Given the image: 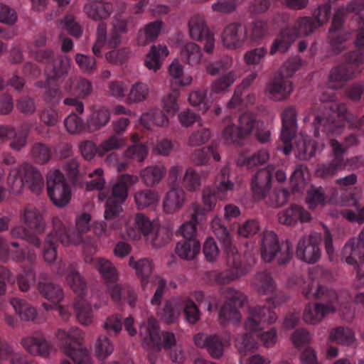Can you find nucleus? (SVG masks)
<instances>
[{
	"mask_svg": "<svg viewBox=\"0 0 364 364\" xmlns=\"http://www.w3.org/2000/svg\"><path fill=\"white\" fill-rule=\"evenodd\" d=\"M63 352L75 364H92L88 349L83 346V333L78 328L58 329L55 333Z\"/></svg>",
	"mask_w": 364,
	"mask_h": 364,
	"instance_id": "1",
	"label": "nucleus"
},
{
	"mask_svg": "<svg viewBox=\"0 0 364 364\" xmlns=\"http://www.w3.org/2000/svg\"><path fill=\"white\" fill-rule=\"evenodd\" d=\"M344 10L342 8H338L333 14L328 29L327 58L338 55L347 49L345 43L349 40L350 33L344 27Z\"/></svg>",
	"mask_w": 364,
	"mask_h": 364,
	"instance_id": "2",
	"label": "nucleus"
},
{
	"mask_svg": "<svg viewBox=\"0 0 364 364\" xmlns=\"http://www.w3.org/2000/svg\"><path fill=\"white\" fill-rule=\"evenodd\" d=\"M47 192L53 203L58 208H64L71 200V189L59 170H55L47 178Z\"/></svg>",
	"mask_w": 364,
	"mask_h": 364,
	"instance_id": "3",
	"label": "nucleus"
},
{
	"mask_svg": "<svg viewBox=\"0 0 364 364\" xmlns=\"http://www.w3.org/2000/svg\"><path fill=\"white\" fill-rule=\"evenodd\" d=\"M321 237L310 234L304 235L298 242L296 255L307 264H315L321 257Z\"/></svg>",
	"mask_w": 364,
	"mask_h": 364,
	"instance_id": "4",
	"label": "nucleus"
},
{
	"mask_svg": "<svg viewBox=\"0 0 364 364\" xmlns=\"http://www.w3.org/2000/svg\"><path fill=\"white\" fill-rule=\"evenodd\" d=\"M257 124L253 116L244 114L240 116L238 125L230 124L224 128L223 136L225 140L232 143L245 139L250 136Z\"/></svg>",
	"mask_w": 364,
	"mask_h": 364,
	"instance_id": "5",
	"label": "nucleus"
},
{
	"mask_svg": "<svg viewBox=\"0 0 364 364\" xmlns=\"http://www.w3.org/2000/svg\"><path fill=\"white\" fill-rule=\"evenodd\" d=\"M293 91V85L287 77L277 73L266 85L264 94L274 101L287 100Z\"/></svg>",
	"mask_w": 364,
	"mask_h": 364,
	"instance_id": "6",
	"label": "nucleus"
},
{
	"mask_svg": "<svg viewBox=\"0 0 364 364\" xmlns=\"http://www.w3.org/2000/svg\"><path fill=\"white\" fill-rule=\"evenodd\" d=\"M282 128L281 139L284 143L282 151L285 155H289L292 149L291 140L295 137L296 132V111L289 107L285 109L282 114Z\"/></svg>",
	"mask_w": 364,
	"mask_h": 364,
	"instance_id": "7",
	"label": "nucleus"
},
{
	"mask_svg": "<svg viewBox=\"0 0 364 364\" xmlns=\"http://www.w3.org/2000/svg\"><path fill=\"white\" fill-rule=\"evenodd\" d=\"M273 171L274 168L268 166L259 169L252 178L250 186L254 200H261L269 194L272 188Z\"/></svg>",
	"mask_w": 364,
	"mask_h": 364,
	"instance_id": "8",
	"label": "nucleus"
},
{
	"mask_svg": "<svg viewBox=\"0 0 364 364\" xmlns=\"http://www.w3.org/2000/svg\"><path fill=\"white\" fill-rule=\"evenodd\" d=\"M247 28L240 23H232L222 33L223 44L229 48L241 47L247 38Z\"/></svg>",
	"mask_w": 364,
	"mask_h": 364,
	"instance_id": "9",
	"label": "nucleus"
},
{
	"mask_svg": "<svg viewBox=\"0 0 364 364\" xmlns=\"http://www.w3.org/2000/svg\"><path fill=\"white\" fill-rule=\"evenodd\" d=\"M122 203L114 200L113 198H107L105 203V210L104 218L107 221L113 220L114 222L108 224L107 222H101L99 226L95 229H100L99 234L106 233L108 228L117 229L120 227V223L117 220L119 214L123 211Z\"/></svg>",
	"mask_w": 364,
	"mask_h": 364,
	"instance_id": "10",
	"label": "nucleus"
},
{
	"mask_svg": "<svg viewBox=\"0 0 364 364\" xmlns=\"http://www.w3.org/2000/svg\"><path fill=\"white\" fill-rule=\"evenodd\" d=\"M28 130L17 132L12 126H0V139L10 141L9 147L15 151H21L27 144Z\"/></svg>",
	"mask_w": 364,
	"mask_h": 364,
	"instance_id": "11",
	"label": "nucleus"
},
{
	"mask_svg": "<svg viewBox=\"0 0 364 364\" xmlns=\"http://www.w3.org/2000/svg\"><path fill=\"white\" fill-rule=\"evenodd\" d=\"M21 220L28 227L36 233L42 234L45 232L46 224L40 210L31 205H27L22 213Z\"/></svg>",
	"mask_w": 364,
	"mask_h": 364,
	"instance_id": "12",
	"label": "nucleus"
},
{
	"mask_svg": "<svg viewBox=\"0 0 364 364\" xmlns=\"http://www.w3.org/2000/svg\"><path fill=\"white\" fill-rule=\"evenodd\" d=\"M37 289L44 298L55 304L60 303L64 297L61 287L58 284L50 282L48 279V274H41L40 275Z\"/></svg>",
	"mask_w": 364,
	"mask_h": 364,
	"instance_id": "13",
	"label": "nucleus"
},
{
	"mask_svg": "<svg viewBox=\"0 0 364 364\" xmlns=\"http://www.w3.org/2000/svg\"><path fill=\"white\" fill-rule=\"evenodd\" d=\"M279 221L286 225H294L298 221L308 223L311 220V214L303 207L293 204L289 208L278 214Z\"/></svg>",
	"mask_w": 364,
	"mask_h": 364,
	"instance_id": "14",
	"label": "nucleus"
},
{
	"mask_svg": "<svg viewBox=\"0 0 364 364\" xmlns=\"http://www.w3.org/2000/svg\"><path fill=\"white\" fill-rule=\"evenodd\" d=\"M17 168L20 170V174L23 173V178L30 190L38 193L43 185V178L39 170L27 162L18 166Z\"/></svg>",
	"mask_w": 364,
	"mask_h": 364,
	"instance_id": "15",
	"label": "nucleus"
},
{
	"mask_svg": "<svg viewBox=\"0 0 364 364\" xmlns=\"http://www.w3.org/2000/svg\"><path fill=\"white\" fill-rule=\"evenodd\" d=\"M291 146L296 157L302 161L310 160L318 149V143L314 139L303 136L297 137Z\"/></svg>",
	"mask_w": 364,
	"mask_h": 364,
	"instance_id": "16",
	"label": "nucleus"
},
{
	"mask_svg": "<svg viewBox=\"0 0 364 364\" xmlns=\"http://www.w3.org/2000/svg\"><path fill=\"white\" fill-rule=\"evenodd\" d=\"M53 232L57 239L63 246L70 245H79L82 242V236L79 233L71 232L68 227H66L58 217H54L52 220Z\"/></svg>",
	"mask_w": 364,
	"mask_h": 364,
	"instance_id": "17",
	"label": "nucleus"
},
{
	"mask_svg": "<svg viewBox=\"0 0 364 364\" xmlns=\"http://www.w3.org/2000/svg\"><path fill=\"white\" fill-rule=\"evenodd\" d=\"M353 75L354 71L344 63L338 65L329 71L328 87L332 90H338L346 82L351 80Z\"/></svg>",
	"mask_w": 364,
	"mask_h": 364,
	"instance_id": "18",
	"label": "nucleus"
},
{
	"mask_svg": "<svg viewBox=\"0 0 364 364\" xmlns=\"http://www.w3.org/2000/svg\"><path fill=\"white\" fill-rule=\"evenodd\" d=\"M21 344L31 354L46 358L50 355L53 349V345L43 336L23 338Z\"/></svg>",
	"mask_w": 364,
	"mask_h": 364,
	"instance_id": "19",
	"label": "nucleus"
},
{
	"mask_svg": "<svg viewBox=\"0 0 364 364\" xmlns=\"http://www.w3.org/2000/svg\"><path fill=\"white\" fill-rule=\"evenodd\" d=\"M139 181V176L129 174H122L117 183L112 186L111 196L108 198L123 203L128 196V186Z\"/></svg>",
	"mask_w": 364,
	"mask_h": 364,
	"instance_id": "20",
	"label": "nucleus"
},
{
	"mask_svg": "<svg viewBox=\"0 0 364 364\" xmlns=\"http://www.w3.org/2000/svg\"><path fill=\"white\" fill-rule=\"evenodd\" d=\"M186 200V193L182 188L171 187L166 194L163 206L166 213H173L180 210Z\"/></svg>",
	"mask_w": 364,
	"mask_h": 364,
	"instance_id": "21",
	"label": "nucleus"
},
{
	"mask_svg": "<svg viewBox=\"0 0 364 364\" xmlns=\"http://www.w3.org/2000/svg\"><path fill=\"white\" fill-rule=\"evenodd\" d=\"M279 244L277 234L273 231H266L262 240V255L267 262H271L279 252Z\"/></svg>",
	"mask_w": 364,
	"mask_h": 364,
	"instance_id": "22",
	"label": "nucleus"
},
{
	"mask_svg": "<svg viewBox=\"0 0 364 364\" xmlns=\"http://www.w3.org/2000/svg\"><path fill=\"white\" fill-rule=\"evenodd\" d=\"M226 252V264L229 267V270L235 274L237 272L238 279L244 277L250 271V266L242 265L240 255L238 253L237 249L234 246H231L225 249Z\"/></svg>",
	"mask_w": 364,
	"mask_h": 364,
	"instance_id": "23",
	"label": "nucleus"
},
{
	"mask_svg": "<svg viewBox=\"0 0 364 364\" xmlns=\"http://www.w3.org/2000/svg\"><path fill=\"white\" fill-rule=\"evenodd\" d=\"M200 250L198 240H183L176 246L175 252L182 259L191 261L196 259Z\"/></svg>",
	"mask_w": 364,
	"mask_h": 364,
	"instance_id": "24",
	"label": "nucleus"
},
{
	"mask_svg": "<svg viewBox=\"0 0 364 364\" xmlns=\"http://www.w3.org/2000/svg\"><path fill=\"white\" fill-rule=\"evenodd\" d=\"M166 173L164 166H149L141 170L139 178L146 186L153 187L160 183Z\"/></svg>",
	"mask_w": 364,
	"mask_h": 364,
	"instance_id": "25",
	"label": "nucleus"
},
{
	"mask_svg": "<svg viewBox=\"0 0 364 364\" xmlns=\"http://www.w3.org/2000/svg\"><path fill=\"white\" fill-rule=\"evenodd\" d=\"M163 22L161 20H156L147 24L144 30L138 33V44L146 46L154 42L159 36Z\"/></svg>",
	"mask_w": 364,
	"mask_h": 364,
	"instance_id": "26",
	"label": "nucleus"
},
{
	"mask_svg": "<svg viewBox=\"0 0 364 364\" xmlns=\"http://www.w3.org/2000/svg\"><path fill=\"white\" fill-rule=\"evenodd\" d=\"M11 304L21 320L33 321L36 318L38 315L36 309L26 301L18 298H13L11 299Z\"/></svg>",
	"mask_w": 364,
	"mask_h": 364,
	"instance_id": "27",
	"label": "nucleus"
},
{
	"mask_svg": "<svg viewBox=\"0 0 364 364\" xmlns=\"http://www.w3.org/2000/svg\"><path fill=\"white\" fill-rule=\"evenodd\" d=\"M294 41V38L292 31L289 29L282 30L273 41L270 48L269 54L274 55L278 51L282 53L287 52Z\"/></svg>",
	"mask_w": 364,
	"mask_h": 364,
	"instance_id": "28",
	"label": "nucleus"
},
{
	"mask_svg": "<svg viewBox=\"0 0 364 364\" xmlns=\"http://www.w3.org/2000/svg\"><path fill=\"white\" fill-rule=\"evenodd\" d=\"M109 119L110 113L108 109L102 107L99 109L93 110L87 120L88 132H93L99 130L109 122Z\"/></svg>",
	"mask_w": 364,
	"mask_h": 364,
	"instance_id": "29",
	"label": "nucleus"
},
{
	"mask_svg": "<svg viewBox=\"0 0 364 364\" xmlns=\"http://www.w3.org/2000/svg\"><path fill=\"white\" fill-rule=\"evenodd\" d=\"M354 332L348 327L338 326L330 332L328 341L338 345L350 346L355 341Z\"/></svg>",
	"mask_w": 364,
	"mask_h": 364,
	"instance_id": "30",
	"label": "nucleus"
},
{
	"mask_svg": "<svg viewBox=\"0 0 364 364\" xmlns=\"http://www.w3.org/2000/svg\"><path fill=\"white\" fill-rule=\"evenodd\" d=\"M10 233L14 238L21 239L37 249L41 247V241L37 235L38 233L34 230L32 232L28 228L23 225L16 226L11 230Z\"/></svg>",
	"mask_w": 364,
	"mask_h": 364,
	"instance_id": "31",
	"label": "nucleus"
},
{
	"mask_svg": "<svg viewBox=\"0 0 364 364\" xmlns=\"http://www.w3.org/2000/svg\"><path fill=\"white\" fill-rule=\"evenodd\" d=\"M188 28L191 38L198 41H203L210 33L204 19L198 16L190 19Z\"/></svg>",
	"mask_w": 364,
	"mask_h": 364,
	"instance_id": "32",
	"label": "nucleus"
},
{
	"mask_svg": "<svg viewBox=\"0 0 364 364\" xmlns=\"http://www.w3.org/2000/svg\"><path fill=\"white\" fill-rule=\"evenodd\" d=\"M180 54L183 61L191 66L198 65L202 58L200 47L193 42L184 44L180 50Z\"/></svg>",
	"mask_w": 364,
	"mask_h": 364,
	"instance_id": "33",
	"label": "nucleus"
},
{
	"mask_svg": "<svg viewBox=\"0 0 364 364\" xmlns=\"http://www.w3.org/2000/svg\"><path fill=\"white\" fill-rule=\"evenodd\" d=\"M66 279L70 287L77 294V297L85 296L86 282L73 265L68 267Z\"/></svg>",
	"mask_w": 364,
	"mask_h": 364,
	"instance_id": "34",
	"label": "nucleus"
},
{
	"mask_svg": "<svg viewBox=\"0 0 364 364\" xmlns=\"http://www.w3.org/2000/svg\"><path fill=\"white\" fill-rule=\"evenodd\" d=\"M52 68L46 69L48 79L56 80L68 73L70 68V58L67 55H59L51 61Z\"/></svg>",
	"mask_w": 364,
	"mask_h": 364,
	"instance_id": "35",
	"label": "nucleus"
},
{
	"mask_svg": "<svg viewBox=\"0 0 364 364\" xmlns=\"http://www.w3.org/2000/svg\"><path fill=\"white\" fill-rule=\"evenodd\" d=\"M319 23L314 16H304L301 18L296 25L294 26V38L296 36H307L315 31L316 29L321 27Z\"/></svg>",
	"mask_w": 364,
	"mask_h": 364,
	"instance_id": "36",
	"label": "nucleus"
},
{
	"mask_svg": "<svg viewBox=\"0 0 364 364\" xmlns=\"http://www.w3.org/2000/svg\"><path fill=\"white\" fill-rule=\"evenodd\" d=\"M253 284L259 294H267L275 289L274 280L267 271L258 272L253 279Z\"/></svg>",
	"mask_w": 364,
	"mask_h": 364,
	"instance_id": "37",
	"label": "nucleus"
},
{
	"mask_svg": "<svg viewBox=\"0 0 364 364\" xmlns=\"http://www.w3.org/2000/svg\"><path fill=\"white\" fill-rule=\"evenodd\" d=\"M269 158L267 151L262 149L257 153L249 156L246 153H242L237 159L238 166H247L248 168H252L259 165L265 164Z\"/></svg>",
	"mask_w": 364,
	"mask_h": 364,
	"instance_id": "38",
	"label": "nucleus"
},
{
	"mask_svg": "<svg viewBox=\"0 0 364 364\" xmlns=\"http://www.w3.org/2000/svg\"><path fill=\"white\" fill-rule=\"evenodd\" d=\"M220 294L226 299L225 303L236 306L238 309L243 307L247 301V296L242 292L232 287L222 288Z\"/></svg>",
	"mask_w": 364,
	"mask_h": 364,
	"instance_id": "39",
	"label": "nucleus"
},
{
	"mask_svg": "<svg viewBox=\"0 0 364 364\" xmlns=\"http://www.w3.org/2000/svg\"><path fill=\"white\" fill-rule=\"evenodd\" d=\"M31 156L38 164H46L51 159V151L44 143L36 142L31 148Z\"/></svg>",
	"mask_w": 364,
	"mask_h": 364,
	"instance_id": "40",
	"label": "nucleus"
},
{
	"mask_svg": "<svg viewBox=\"0 0 364 364\" xmlns=\"http://www.w3.org/2000/svg\"><path fill=\"white\" fill-rule=\"evenodd\" d=\"M83 297H77L74 306L77 320L82 324L87 326L92 321V313L90 305L84 300Z\"/></svg>",
	"mask_w": 364,
	"mask_h": 364,
	"instance_id": "41",
	"label": "nucleus"
},
{
	"mask_svg": "<svg viewBox=\"0 0 364 364\" xmlns=\"http://www.w3.org/2000/svg\"><path fill=\"white\" fill-rule=\"evenodd\" d=\"M171 232L164 226H157L146 238L156 248L167 245L171 239Z\"/></svg>",
	"mask_w": 364,
	"mask_h": 364,
	"instance_id": "42",
	"label": "nucleus"
},
{
	"mask_svg": "<svg viewBox=\"0 0 364 364\" xmlns=\"http://www.w3.org/2000/svg\"><path fill=\"white\" fill-rule=\"evenodd\" d=\"M236 306L224 303L219 312V321L223 326L229 322L239 323L241 321V314Z\"/></svg>",
	"mask_w": 364,
	"mask_h": 364,
	"instance_id": "43",
	"label": "nucleus"
},
{
	"mask_svg": "<svg viewBox=\"0 0 364 364\" xmlns=\"http://www.w3.org/2000/svg\"><path fill=\"white\" fill-rule=\"evenodd\" d=\"M161 51V53L165 56H167L168 54V50L166 46L162 47L159 45L158 47L153 45L151 47L150 51L146 54L145 58V65L149 70H154L156 71L161 68V63L159 60V51Z\"/></svg>",
	"mask_w": 364,
	"mask_h": 364,
	"instance_id": "44",
	"label": "nucleus"
},
{
	"mask_svg": "<svg viewBox=\"0 0 364 364\" xmlns=\"http://www.w3.org/2000/svg\"><path fill=\"white\" fill-rule=\"evenodd\" d=\"M205 348L207 349L211 358L214 359H220L224 354V344L223 340L216 334L206 336Z\"/></svg>",
	"mask_w": 364,
	"mask_h": 364,
	"instance_id": "45",
	"label": "nucleus"
},
{
	"mask_svg": "<svg viewBox=\"0 0 364 364\" xmlns=\"http://www.w3.org/2000/svg\"><path fill=\"white\" fill-rule=\"evenodd\" d=\"M183 306L176 301H166L164 309L161 319L166 324H172L176 322L180 315Z\"/></svg>",
	"mask_w": 364,
	"mask_h": 364,
	"instance_id": "46",
	"label": "nucleus"
},
{
	"mask_svg": "<svg viewBox=\"0 0 364 364\" xmlns=\"http://www.w3.org/2000/svg\"><path fill=\"white\" fill-rule=\"evenodd\" d=\"M148 85L141 82L134 83L127 95V101L130 103H139L146 100L149 96Z\"/></svg>",
	"mask_w": 364,
	"mask_h": 364,
	"instance_id": "47",
	"label": "nucleus"
},
{
	"mask_svg": "<svg viewBox=\"0 0 364 364\" xmlns=\"http://www.w3.org/2000/svg\"><path fill=\"white\" fill-rule=\"evenodd\" d=\"M134 199L139 208L143 209L156 203L159 197L158 192L151 189H145L136 193Z\"/></svg>",
	"mask_w": 364,
	"mask_h": 364,
	"instance_id": "48",
	"label": "nucleus"
},
{
	"mask_svg": "<svg viewBox=\"0 0 364 364\" xmlns=\"http://www.w3.org/2000/svg\"><path fill=\"white\" fill-rule=\"evenodd\" d=\"M353 254L355 255L361 263H364V242L360 237H352L345 245L343 255Z\"/></svg>",
	"mask_w": 364,
	"mask_h": 364,
	"instance_id": "49",
	"label": "nucleus"
},
{
	"mask_svg": "<svg viewBox=\"0 0 364 364\" xmlns=\"http://www.w3.org/2000/svg\"><path fill=\"white\" fill-rule=\"evenodd\" d=\"M133 268L136 269V274L141 277L142 289H145V286L149 282V278L151 275L154 269V264L151 261L148 259H140L135 262Z\"/></svg>",
	"mask_w": 364,
	"mask_h": 364,
	"instance_id": "50",
	"label": "nucleus"
},
{
	"mask_svg": "<svg viewBox=\"0 0 364 364\" xmlns=\"http://www.w3.org/2000/svg\"><path fill=\"white\" fill-rule=\"evenodd\" d=\"M126 145L127 141L124 137L113 134L100 144V156H103L109 151L122 149Z\"/></svg>",
	"mask_w": 364,
	"mask_h": 364,
	"instance_id": "51",
	"label": "nucleus"
},
{
	"mask_svg": "<svg viewBox=\"0 0 364 364\" xmlns=\"http://www.w3.org/2000/svg\"><path fill=\"white\" fill-rule=\"evenodd\" d=\"M343 63L354 71L364 63V48L357 47L355 50L346 52L343 55Z\"/></svg>",
	"mask_w": 364,
	"mask_h": 364,
	"instance_id": "52",
	"label": "nucleus"
},
{
	"mask_svg": "<svg viewBox=\"0 0 364 364\" xmlns=\"http://www.w3.org/2000/svg\"><path fill=\"white\" fill-rule=\"evenodd\" d=\"M305 200L311 210L315 209L318 205H324L326 204V196L323 189L321 187L311 186L306 191Z\"/></svg>",
	"mask_w": 364,
	"mask_h": 364,
	"instance_id": "53",
	"label": "nucleus"
},
{
	"mask_svg": "<svg viewBox=\"0 0 364 364\" xmlns=\"http://www.w3.org/2000/svg\"><path fill=\"white\" fill-rule=\"evenodd\" d=\"M235 79V73L230 71L213 81L210 87V95L212 93L218 94L225 92L234 83Z\"/></svg>",
	"mask_w": 364,
	"mask_h": 364,
	"instance_id": "54",
	"label": "nucleus"
},
{
	"mask_svg": "<svg viewBox=\"0 0 364 364\" xmlns=\"http://www.w3.org/2000/svg\"><path fill=\"white\" fill-rule=\"evenodd\" d=\"M65 126L67 131L70 134H80L88 132L87 122H85L81 117L75 113L70 114L65 119Z\"/></svg>",
	"mask_w": 364,
	"mask_h": 364,
	"instance_id": "55",
	"label": "nucleus"
},
{
	"mask_svg": "<svg viewBox=\"0 0 364 364\" xmlns=\"http://www.w3.org/2000/svg\"><path fill=\"white\" fill-rule=\"evenodd\" d=\"M24 183L25 181L23 177L21 176L19 169L15 168L11 170L7 178L8 190L10 193L16 195L20 194L23 189Z\"/></svg>",
	"mask_w": 364,
	"mask_h": 364,
	"instance_id": "56",
	"label": "nucleus"
},
{
	"mask_svg": "<svg viewBox=\"0 0 364 364\" xmlns=\"http://www.w3.org/2000/svg\"><path fill=\"white\" fill-rule=\"evenodd\" d=\"M146 330L153 348L158 352L161 351V338L159 334V326L156 318L151 317L148 319Z\"/></svg>",
	"mask_w": 364,
	"mask_h": 364,
	"instance_id": "57",
	"label": "nucleus"
},
{
	"mask_svg": "<svg viewBox=\"0 0 364 364\" xmlns=\"http://www.w3.org/2000/svg\"><path fill=\"white\" fill-rule=\"evenodd\" d=\"M97 268L103 278L108 282L113 283L118 279L117 269L109 260L99 259Z\"/></svg>",
	"mask_w": 364,
	"mask_h": 364,
	"instance_id": "58",
	"label": "nucleus"
},
{
	"mask_svg": "<svg viewBox=\"0 0 364 364\" xmlns=\"http://www.w3.org/2000/svg\"><path fill=\"white\" fill-rule=\"evenodd\" d=\"M345 167L342 164L332 160L327 164H318L315 171V174L317 177L325 179L336 175L338 169H342Z\"/></svg>",
	"mask_w": 364,
	"mask_h": 364,
	"instance_id": "59",
	"label": "nucleus"
},
{
	"mask_svg": "<svg viewBox=\"0 0 364 364\" xmlns=\"http://www.w3.org/2000/svg\"><path fill=\"white\" fill-rule=\"evenodd\" d=\"M179 96V92L177 90H172L163 97V111L169 116H174L178 111L177 99Z\"/></svg>",
	"mask_w": 364,
	"mask_h": 364,
	"instance_id": "60",
	"label": "nucleus"
},
{
	"mask_svg": "<svg viewBox=\"0 0 364 364\" xmlns=\"http://www.w3.org/2000/svg\"><path fill=\"white\" fill-rule=\"evenodd\" d=\"M85 10L90 18L94 21H99L109 16L102 3L93 1L85 6Z\"/></svg>",
	"mask_w": 364,
	"mask_h": 364,
	"instance_id": "61",
	"label": "nucleus"
},
{
	"mask_svg": "<svg viewBox=\"0 0 364 364\" xmlns=\"http://www.w3.org/2000/svg\"><path fill=\"white\" fill-rule=\"evenodd\" d=\"M183 186L189 191H195L200 186V177L192 168H188L183 178Z\"/></svg>",
	"mask_w": 364,
	"mask_h": 364,
	"instance_id": "62",
	"label": "nucleus"
},
{
	"mask_svg": "<svg viewBox=\"0 0 364 364\" xmlns=\"http://www.w3.org/2000/svg\"><path fill=\"white\" fill-rule=\"evenodd\" d=\"M301 65V60L299 56L296 55L289 58L279 68L278 73L289 78L298 70Z\"/></svg>",
	"mask_w": 364,
	"mask_h": 364,
	"instance_id": "63",
	"label": "nucleus"
},
{
	"mask_svg": "<svg viewBox=\"0 0 364 364\" xmlns=\"http://www.w3.org/2000/svg\"><path fill=\"white\" fill-rule=\"evenodd\" d=\"M123 156L127 159L136 158L139 162H142L147 156V148L143 144H134L124 151Z\"/></svg>",
	"mask_w": 364,
	"mask_h": 364,
	"instance_id": "64",
	"label": "nucleus"
}]
</instances>
